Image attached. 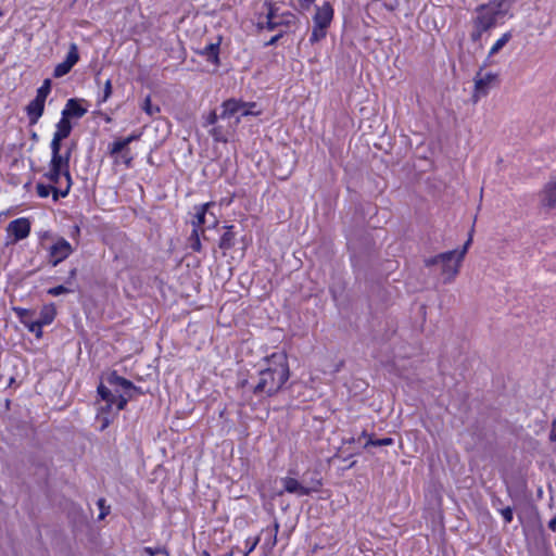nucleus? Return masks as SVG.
<instances>
[{
	"mask_svg": "<svg viewBox=\"0 0 556 556\" xmlns=\"http://www.w3.org/2000/svg\"><path fill=\"white\" fill-rule=\"evenodd\" d=\"M127 144L126 142L124 141V139H117L115 140L114 142H112L109 147V153L111 156H114V155H117V154H122L126 149H127Z\"/></svg>",
	"mask_w": 556,
	"mask_h": 556,
	"instance_id": "cd10ccee",
	"label": "nucleus"
},
{
	"mask_svg": "<svg viewBox=\"0 0 556 556\" xmlns=\"http://www.w3.org/2000/svg\"><path fill=\"white\" fill-rule=\"evenodd\" d=\"M73 252L71 243L64 238H60L50 248V261L52 266H56L59 263L67 258Z\"/></svg>",
	"mask_w": 556,
	"mask_h": 556,
	"instance_id": "423d86ee",
	"label": "nucleus"
},
{
	"mask_svg": "<svg viewBox=\"0 0 556 556\" xmlns=\"http://www.w3.org/2000/svg\"><path fill=\"white\" fill-rule=\"evenodd\" d=\"M128 400H130L128 397V395H126V396L123 395V394L116 395V401H115V404H114V405H116V410L117 412L123 410L126 407V405L128 403Z\"/></svg>",
	"mask_w": 556,
	"mask_h": 556,
	"instance_id": "58836bf2",
	"label": "nucleus"
},
{
	"mask_svg": "<svg viewBox=\"0 0 556 556\" xmlns=\"http://www.w3.org/2000/svg\"><path fill=\"white\" fill-rule=\"evenodd\" d=\"M256 106V103L250 102L248 105L241 110V116H249V115H258L260 111L254 112L252 109Z\"/></svg>",
	"mask_w": 556,
	"mask_h": 556,
	"instance_id": "a18cd8bd",
	"label": "nucleus"
},
{
	"mask_svg": "<svg viewBox=\"0 0 556 556\" xmlns=\"http://www.w3.org/2000/svg\"><path fill=\"white\" fill-rule=\"evenodd\" d=\"M211 134L213 135L214 139L216 141H220V137H219V131H218V128H213V130L211 131Z\"/></svg>",
	"mask_w": 556,
	"mask_h": 556,
	"instance_id": "680f3d73",
	"label": "nucleus"
},
{
	"mask_svg": "<svg viewBox=\"0 0 556 556\" xmlns=\"http://www.w3.org/2000/svg\"><path fill=\"white\" fill-rule=\"evenodd\" d=\"M97 392L102 401L115 403L116 394L113 393L112 390L104 386L102 382L98 386Z\"/></svg>",
	"mask_w": 556,
	"mask_h": 556,
	"instance_id": "b1692460",
	"label": "nucleus"
},
{
	"mask_svg": "<svg viewBox=\"0 0 556 556\" xmlns=\"http://www.w3.org/2000/svg\"><path fill=\"white\" fill-rule=\"evenodd\" d=\"M549 441L556 442V430H554V427H552V430L549 432Z\"/></svg>",
	"mask_w": 556,
	"mask_h": 556,
	"instance_id": "0e129e2a",
	"label": "nucleus"
},
{
	"mask_svg": "<svg viewBox=\"0 0 556 556\" xmlns=\"http://www.w3.org/2000/svg\"><path fill=\"white\" fill-rule=\"evenodd\" d=\"M450 255H451V253H447V251H446V252L437 254L434 256L425 258L424 260V264H425L426 267H432V266L441 265V262L444 261V258L448 260Z\"/></svg>",
	"mask_w": 556,
	"mask_h": 556,
	"instance_id": "bb28decb",
	"label": "nucleus"
},
{
	"mask_svg": "<svg viewBox=\"0 0 556 556\" xmlns=\"http://www.w3.org/2000/svg\"><path fill=\"white\" fill-rule=\"evenodd\" d=\"M51 91V79L47 78L42 85L37 89L36 97L46 101Z\"/></svg>",
	"mask_w": 556,
	"mask_h": 556,
	"instance_id": "2f4dec72",
	"label": "nucleus"
},
{
	"mask_svg": "<svg viewBox=\"0 0 556 556\" xmlns=\"http://www.w3.org/2000/svg\"><path fill=\"white\" fill-rule=\"evenodd\" d=\"M45 103L46 101L43 99L35 97V99L26 105L25 110L29 119V125L33 126L38 123L45 112Z\"/></svg>",
	"mask_w": 556,
	"mask_h": 556,
	"instance_id": "f8f14e48",
	"label": "nucleus"
},
{
	"mask_svg": "<svg viewBox=\"0 0 556 556\" xmlns=\"http://www.w3.org/2000/svg\"><path fill=\"white\" fill-rule=\"evenodd\" d=\"M296 16L290 12L282 13L278 15V17L275 20L276 29L281 26H290L291 24H295Z\"/></svg>",
	"mask_w": 556,
	"mask_h": 556,
	"instance_id": "393cba45",
	"label": "nucleus"
},
{
	"mask_svg": "<svg viewBox=\"0 0 556 556\" xmlns=\"http://www.w3.org/2000/svg\"><path fill=\"white\" fill-rule=\"evenodd\" d=\"M61 155L70 164L71 156H72V149H66V151L64 153L61 152Z\"/></svg>",
	"mask_w": 556,
	"mask_h": 556,
	"instance_id": "13d9d810",
	"label": "nucleus"
},
{
	"mask_svg": "<svg viewBox=\"0 0 556 556\" xmlns=\"http://www.w3.org/2000/svg\"><path fill=\"white\" fill-rule=\"evenodd\" d=\"M98 114L101 115L106 123H111L112 122V117L110 115H108L106 113H103V112L99 111Z\"/></svg>",
	"mask_w": 556,
	"mask_h": 556,
	"instance_id": "e2e57ef3",
	"label": "nucleus"
},
{
	"mask_svg": "<svg viewBox=\"0 0 556 556\" xmlns=\"http://www.w3.org/2000/svg\"><path fill=\"white\" fill-rule=\"evenodd\" d=\"M14 313L18 317L20 321L26 326L29 321L34 319L35 311L23 308V307H13Z\"/></svg>",
	"mask_w": 556,
	"mask_h": 556,
	"instance_id": "5701e85b",
	"label": "nucleus"
},
{
	"mask_svg": "<svg viewBox=\"0 0 556 556\" xmlns=\"http://www.w3.org/2000/svg\"><path fill=\"white\" fill-rule=\"evenodd\" d=\"M71 292H74V288H70L64 285H59L56 287H52V288L48 289V291H47V293L52 296H58V295L71 293Z\"/></svg>",
	"mask_w": 556,
	"mask_h": 556,
	"instance_id": "72a5a7b5",
	"label": "nucleus"
},
{
	"mask_svg": "<svg viewBox=\"0 0 556 556\" xmlns=\"http://www.w3.org/2000/svg\"><path fill=\"white\" fill-rule=\"evenodd\" d=\"M83 101L76 98L68 99L62 111V116L67 119L83 117L87 113V109L81 105Z\"/></svg>",
	"mask_w": 556,
	"mask_h": 556,
	"instance_id": "9b49d317",
	"label": "nucleus"
},
{
	"mask_svg": "<svg viewBox=\"0 0 556 556\" xmlns=\"http://www.w3.org/2000/svg\"><path fill=\"white\" fill-rule=\"evenodd\" d=\"M56 316V309L53 304L45 305L40 313L38 320L43 325H50Z\"/></svg>",
	"mask_w": 556,
	"mask_h": 556,
	"instance_id": "4be33fe9",
	"label": "nucleus"
},
{
	"mask_svg": "<svg viewBox=\"0 0 556 556\" xmlns=\"http://www.w3.org/2000/svg\"><path fill=\"white\" fill-rule=\"evenodd\" d=\"M97 419L101 422L100 431H104L112 422L109 415L97 414Z\"/></svg>",
	"mask_w": 556,
	"mask_h": 556,
	"instance_id": "a19ab883",
	"label": "nucleus"
},
{
	"mask_svg": "<svg viewBox=\"0 0 556 556\" xmlns=\"http://www.w3.org/2000/svg\"><path fill=\"white\" fill-rule=\"evenodd\" d=\"M25 327L28 329V331L35 333L36 338L42 337L43 325L38 319H33Z\"/></svg>",
	"mask_w": 556,
	"mask_h": 556,
	"instance_id": "473e14b6",
	"label": "nucleus"
},
{
	"mask_svg": "<svg viewBox=\"0 0 556 556\" xmlns=\"http://www.w3.org/2000/svg\"><path fill=\"white\" fill-rule=\"evenodd\" d=\"M447 253H451L448 260H445L441 262V275L443 276V282L444 283H451L455 277L459 273V268L462 266V261H458L456 257V250L447 251Z\"/></svg>",
	"mask_w": 556,
	"mask_h": 556,
	"instance_id": "39448f33",
	"label": "nucleus"
},
{
	"mask_svg": "<svg viewBox=\"0 0 556 556\" xmlns=\"http://www.w3.org/2000/svg\"><path fill=\"white\" fill-rule=\"evenodd\" d=\"M548 529H551L552 531H556V517L552 518L548 521Z\"/></svg>",
	"mask_w": 556,
	"mask_h": 556,
	"instance_id": "052dcab7",
	"label": "nucleus"
},
{
	"mask_svg": "<svg viewBox=\"0 0 556 556\" xmlns=\"http://www.w3.org/2000/svg\"><path fill=\"white\" fill-rule=\"evenodd\" d=\"M225 229H226V231L222 235L219 242H218V247L223 251L226 252V251L230 250L231 248H233L235 241H236V233L233 232L232 225L225 226Z\"/></svg>",
	"mask_w": 556,
	"mask_h": 556,
	"instance_id": "a211bd4d",
	"label": "nucleus"
},
{
	"mask_svg": "<svg viewBox=\"0 0 556 556\" xmlns=\"http://www.w3.org/2000/svg\"><path fill=\"white\" fill-rule=\"evenodd\" d=\"M285 33V30H280L278 34L273 36L268 41L264 42L263 47L267 48L276 45L283 37Z\"/></svg>",
	"mask_w": 556,
	"mask_h": 556,
	"instance_id": "49530a36",
	"label": "nucleus"
},
{
	"mask_svg": "<svg viewBox=\"0 0 556 556\" xmlns=\"http://www.w3.org/2000/svg\"><path fill=\"white\" fill-rule=\"evenodd\" d=\"M222 42V37H218V40L216 42H211L207 46H205L203 49L198 50V54L204 56L207 62L219 66L220 59H219V47Z\"/></svg>",
	"mask_w": 556,
	"mask_h": 556,
	"instance_id": "2eb2a0df",
	"label": "nucleus"
},
{
	"mask_svg": "<svg viewBox=\"0 0 556 556\" xmlns=\"http://www.w3.org/2000/svg\"><path fill=\"white\" fill-rule=\"evenodd\" d=\"M43 177L53 184V186L60 185L61 178L63 177V172L49 167V170L45 173Z\"/></svg>",
	"mask_w": 556,
	"mask_h": 556,
	"instance_id": "7c9ffc66",
	"label": "nucleus"
},
{
	"mask_svg": "<svg viewBox=\"0 0 556 556\" xmlns=\"http://www.w3.org/2000/svg\"><path fill=\"white\" fill-rule=\"evenodd\" d=\"M211 206H214L213 202L202 204L197 208L194 219L192 220L193 228L199 230V228L207 222L208 208Z\"/></svg>",
	"mask_w": 556,
	"mask_h": 556,
	"instance_id": "6ab92c4d",
	"label": "nucleus"
},
{
	"mask_svg": "<svg viewBox=\"0 0 556 556\" xmlns=\"http://www.w3.org/2000/svg\"><path fill=\"white\" fill-rule=\"evenodd\" d=\"M111 94H112V83L110 79H108L104 85L103 97L101 98V100H99V103L105 102L110 98Z\"/></svg>",
	"mask_w": 556,
	"mask_h": 556,
	"instance_id": "c03bdc74",
	"label": "nucleus"
},
{
	"mask_svg": "<svg viewBox=\"0 0 556 556\" xmlns=\"http://www.w3.org/2000/svg\"><path fill=\"white\" fill-rule=\"evenodd\" d=\"M188 245L193 252H200L202 249L199 230L193 228L188 238Z\"/></svg>",
	"mask_w": 556,
	"mask_h": 556,
	"instance_id": "a878e982",
	"label": "nucleus"
},
{
	"mask_svg": "<svg viewBox=\"0 0 556 556\" xmlns=\"http://www.w3.org/2000/svg\"><path fill=\"white\" fill-rule=\"evenodd\" d=\"M122 157L124 160V163L126 166H130L131 164V161H132V156L130 155V150L129 148H127L123 153H122Z\"/></svg>",
	"mask_w": 556,
	"mask_h": 556,
	"instance_id": "603ef678",
	"label": "nucleus"
},
{
	"mask_svg": "<svg viewBox=\"0 0 556 556\" xmlns=\"http://www.w3.org/2000/svg\"><path fill=\"white\" fill-rule=\"evenodd\" d=\"M281 483L283 486V490L280 491L278 494L281 495L283 492L290 493V494H296L298 496H306L309 495L312 492L318 491V489L321 486V480H315L314 486H306L305 484L301 483L295 478L291 477H285L281 479Z\"/></svg>",
	"mask_w": 556,
	"mask_h": 556,
	"instance_id": "7ed1b4c3",
	"label": "nucleus"
},
{
	"mask_svg": "<svg viewBox=\"0 0 556 556\" xmlns=\"http://www.w3.org/2000/svg\"><path fill=\"white\" fill-rule=\"evenodd\" d=\"M326 28H319L318 25L314 24L312 35L309 38L311 43L318 42L326 37Z\"/></svg>",
	"mask_w": 556,
	"mask_h": 556,
	"instance_id": "f704fd0d",
	"label": "nucleus"
},
{
	"mask_svg": "<svg viewBox=\"0 0 556 556\" xmlns=\"http://www.w3.org/2000/svg\"><path fill=\"white\" fill-rule=\"evenodd\" d=\"M103 503H104V500H103V498H100V500L98 501V504H99V506H100V508H101V513H100V515H99V519H103V518L109 514V511H108V510H106V511H104V510H103Z\"/></svg>",
	"mask_w": 556,
	"mask_h": 556,
	"instance_id": "4d7b16f0",
	"label": "nucleus"
},
{
	"mask_svg": "<svg viewBox=\"0 0 556 556\" xmlns=\"http://www.w3.org/2000/svg\"><path fill=\"white\" fill-rule=\"evenodd\" d=\"M36 190L40 198H47L50 193H52V200L56 202L60 198H65L70 193L71 188H67V185L62 188L39 182L36 186Z\"/></svg>",
	"mask_w": 556,
	"mask_h": 556,
	"instance_id": "1a4fd4ad",
	"label": "nucleus"
},
{
	"mask_svg": "<svg viewBox=\"0 0 556 556\" xmlns=\"http://www.w3.org/2000/svg\"><path fill=\"white\" fill-rule=\"evenodd\" d=\"M104 380L110 387H121L124 389L125 393L131 386V381L119 376L116 370L108 372L104 377Z\"/></svg>",
	"mask_w": 556,
	"mask_h": 556,
	"instance_id": "f3484780",
	"label": "nucleus"
},
{
	"mask_svg": "<svg viewBox=\"0 0 556 556\" xmlns=\"http://www.w3.org/2000/svg\"><path fill=\"white\" fill-rule=\"evenodd\" d=\"M76 276H77V268L74 267L70 270L68 273V277L66 278L65 280V285L70 288H72L74 285H75V279H76Z\"/></svg>",
	"mask_w": 556,
	"mask_h": 556,
	"instance_id": "de8ad7c7",
	"label": "nucleus"
},
{
	"mask_svg": "<svg viewBox=\"0 0 556 556\" xmlns=\"http://www.w3.org/2000/svg\"><path fill=\"white\" fill-rule=\"evenodd\" d=\"M126 395H128L129 399H132V397H136L138 395H143L146 394V391L142 390V388L140 387H137L135 386L132 382H131V386L130 388H128L127 392L125 393Z\"/></svg>",
	"mask_w": 556,
	"mask_h": 556,
	"instance_id": "4c0bfd02",
	"label": "nucleus"
},
{
	"mask_svg": "<svg viewBox=\"0 0 556 556\" xmlns=\"http://www.w3.org/2000/svg\"><path fill=\"white\" fill-rule=\"evenodd\" d=\"M258 542H260L258 536H256L254 539H251V538L247 539L245 540V551L242 556H249L250 553H252L254 551V548L256 547Z\"/></svg>",
	"mask_w": 556,
	"mask_h": 556,
	"instance_id": "e433bc0d",
	"label": "nucleus"
},
{
	"mask_svg": "<svg viewBox=\"0 0 556 556\" xmlns=\"http://www.w3.org/2000/svg\"><path fill=\"white\" fill-rule=\"evenodd\" d=\"M248 105L247 102L238 101L236 99L226 100L223 103V113L222 117H231L237 113H241V110Z\"/></svg>",
	"mask_w": 556,
	"mask_h": 556,
	"instance_id": "dca6fc26",
	"label": "nucleus"
},
{
	"mask_svg": "<svg viewBox=\"0 0 556 556\" xmlns=\"http://www.w3.org/2000/svg\"><path fill=\"white\" fill-rule=\"evenodd\" d=\"M392 444V438L374 439L372 437H369V439L364 444V448H367L368 446H388Z\"/></svg>",
	"mask_w": 556,
	"mask_h": 556,
	"instance_id": "c756f323",
	"label": "nucleus"
},
{
	"mask_svg": "<svg viewBox=\"0 0 556 556\" xmlns=\"http://www.w3.org/2000/svg\"><path fill=\"white\" fill-rule=\"evenodd\" d=\"M146 552L151 556H153L155 553H163L168 556V552L166 551V548H157L156 551H154L151 547H146Z\"/></svg>",
	"mask_w": 556,
	"mask_h": 556,
	"instance_id": "5fc2aeb1",
	"label": "nucleus"
},
{
	"mask_svg": "<svg viewBox=\"0 0 556 556\" xmlns=\"http://www.w3.org/2000/svg\"><path fill=\"white\" fill-rule=\"evenodd\" d=\"M140 137H141V132H132V134H130L129 136H127V137H125L123 139H124V141L126 142V144L128 147L131 142L139 140Z\"/></svg>",
	"mask_w": 556,
	"mask_h": 556,
	"instance_id": "3c124183",
	"label": "nucleus"
},
{
	"mask_svg": "<svg viewBox=\"0 0 556 556\" xmlns=\"http://www.w3.org/2000/svg\"><path fill=\"white\" fill-rule=\"evenodd\" d=\"M541 203L548 208H556V176L553 177L541 192Z\"/></svg>",
	"mask_w": 556,
	"mask_h": 556,
	"instance_id": "ddd939ff",
	"label": "nucleus"
},
{
	"mask_svg": "<svg viewBox=\"0 0 556 556\" xmlns=\"http://www.w3.org/2000/svg\"><path fill=\"white\" fill-rule=\"evenodd\" d=\"M278 15L279 14L277 13V8L273 3L269 2L268 11L266 14V22L258 23L257 27L260 29L275 30L276 29L275 20L278 17Z\"/></svg>",
	"mask_w": 556,
	"mask_h": 556,
	"instance_id": "aec40b11",
	"label": "nucleus"
},
{
	"mask_svg": "<svg viewBox=\"0 0 556 556\" xmlns=\"http://www.w3.org/2000/svg\"><path fill=\"white\" fill-rule=\"evenodd\" d=\"M510 38L511 34L509 31L503 34V36L492 46L489 56L496 54L510 40Z\"/></svg>",
	"mask_w": 556,
	"mask_h": 556,
	"instance_id": "c85d7f7f",
	"label": "nucleus"
},
{
	"mask_svg": "<svg viewBox=\"0 0 556 556\" xmlns=\"http://www.w3.org/2000/svg\"><path fill=\"white\" fill-rule=\"evenodd\" d=\"M369 437H371V435H370V434H368L366 430H364V431L362 432V434H361L358 438H361V439H362V438H367V440H368V439H369Z\"/></svg>",
	"mask_w": 556,
	"mask_h": 556,
	"instance_id": "774afa93",
	"label": "nucleus"
},
{
	"mask_svg": "<svg viewBox=\"0 0 556 556\" xmlns=\"http://www.w3.org/2000/svg\"><path fill=\"white\" fill-rule=\"evenodd\" d=\"M298 2L303 10H308L315 0H298Z\"/></svg>",
	"mask_w": 556,
	"mask_h": 556,
	"instance_id": "864d4df0",
	"label": "nucleus"
},
{
	"mask_svg": "<svg viewBox=\"0 0 556 556\" xmlns=\"http://www.w3.org/2000/svg\"><path fill=\"white\" fill-rule=\"evenodd\" d=\"M78 61H79L78 47L76 43L72 42L70 45L68 52H67L65 60L54 67L53 77L61 78V77L67 75L72 71V68L77 64Z\"/></svg>",
	"mask_w": 556,
	"mask_h": 556,
	"instance_id": "20e7f679",
	"label": "nucleus"
},
{
	"mask_svg": "<svg viewBox=\"0 0 556 556\" xmlns=\"http://www.w3.org/2000/svg\"><path fill=\"white\" fill-rule=\"evenodd\" d=\"M64 139H61V138H56L53 136L52 140H51V144H50V148H51V155L52 154H55V153H61V149H62V141Z\"/></svg>",
	"mask_w": 556,
	"mask_h": 556,
	"instance_id": "ea45409f",
	"label": "nucleus"
},
{
	"mask_svg": "<svg viewBox=\"0 0 556 556\" xmlns=\"http://www.w3.org/2000/svg\"><path fill=\"white\" fill-rule=\"evenodd\" d=\"M333 18V9L329 2H325L321 7L316 9L313 17L314 24L319 28H328Z\"/></svg>",
	"mask_w": 556,
	"mask_h": 556,
	"instance_id": "9d476101",
	"label": "nucleus"
},
{
	"mask_svg": "<svg viewBox=\"0 0 556 556\" xmlns=\"http://www.w3.org/2000/svg\"><path fill=\"white\" fill-rule=\"evenodd\" d=\"M217 115L216 113L213 111L208 114L207 118H206V124L207 125H213L217 122Z\"/></svg>",
	"mask_w": 556,
	"mask_h": 556,
	"instance_id": "6e6d98bb",
	"label": "nucleus"
},
{
	"mask_svg": "<svg viewBox=\"0 0 556 556\" xmlns=\"http://www.w3.org/2000/svg\"><path fill=\"white\" fill-rule=\"evenodd\" d=\"M248 384H249L248 379H242L241 381L238 382L239 388H245Z\"/></svg>",
	"mask_w": 556,
	"mask_h": 556,
	"instance_id": "69168bd1",
	"label": "nucleus"
},
{
	"mask_svg": "<svg viewBox=\"0 0 556 556\" xmlns=\"http://www.w3.org/2000/svg\"><path fill=\"white\" fill-rule=\"evenodd\" d=\"M115 403H111V402H105L104 405L100 406L99 409H98V414H101V415H109L113 405Z\"/></svg>",
	"mask_w": 556,
	"mask_h": 556,
	"instance_id": "09e8293b",
	"label": "nucleus"
},
{
	"mask_svg": "<svg viewBox=\"0 0 556 556\" xmlns=\"http://www.w3.org/2000/svg\"><path fill=\"white\" fill-rule=\"evenodd\" d=\"M72 129L73 126L71 121L62 116L56 124V130L53 136L56 138L66 139L71 135Z\"/></svg>",
	"mask_w": 556,
	"mask_h": 556,
	"instance_id": "412c9836",
	"label": "nucleus"
},
{
	"mask_svg": "<svg viewBox=\"0 0 556 556\" xmlns=\"http://www.w3.org/2000/svg\"><path fill=\"white\" fill-rule=\"evenodd\" d=\"M472 232H473V228L469 232V237H468L467 241L464 243L463 248L460 250H456L457 251L456 257L458 258V261L463 262V260L472 242Z\"/></svg>",
	"mask_w": 556,
	"mask_h": 556,
	"instance_id": "c9c22d12",
	"label": "nucleus"
},
{
	"mask_svg": "<svg viewBox=\"0 0 556 556\" xmlns=\"http://www.w3.org/2000/svg\"><path fill=\"white\" fill-rule=\"evenodd\" d=\"M49 167L63 172L65 185H67V188L72 187L73 180L70 172V164L62 157L61 153L51 155Z\"/></svg>",
	"mask_w": 556,
	"mask_h": 556,
	"instance_id": "4468645a",
	"label": "nucleus"
},
{
	"mask_svg": "<svg viewBox=\"0 0 556 556\" xmlns=\"http://www.w3.org/2000/svg\"><path fill=\"white\" fill-rule=\"evenodd\" d=\"M501 515L503 516L506 523H510L513 521L514 511L510 506L501 509Z\"/></svg>",
	"mask_w": 556,
	"mask_h": 556,
	"instance_id": "37998d69",
	"label": "nucleus"
},
{
	"mask_svg": "<svg viewBox=\"0 0 556 556\" xmlns=\"http://www.w3.org/2000/svg\"><path fill=\"white\" fill-rule=\"evenodd\" d=\"M482 68L477 73L475 77V93L472 96L473 102H477L480 97H484L489 92L490 85L497 78L495 73L481 74Z\"/></svg>",
	"mask_w": 556,
	"mask_h": 556,
	"instance_id": "0eeeda50",
	"label": "nucleus"
},
{
	"mask_svg": "<svg viewBox=\"0 0 556 556\" xmlns=\"http://www.w3.org/2000/svg\"><path fill=\"white\" fill-rule=\"evenodd\" d=\"M142 110H143L147 114H149V115H153V113H154V112H160V108H157V106H156L155 109H153V108H152L150 97H147V98L144 99V102H143V105H142Z\"/></svg>",
	"mask_w": 556,
	"mask_h": 556,
	"instance_id": "79ce46f5",
	"label": "nucleus"
},
{
	"mask_svg": "<svg viewBox=\"0 0 556 556\" xmlns=\"http://www.w3.org/2000/svg\"><path fill=\"white\" fill-rule=\"evenodd\" d=\"M361 441V438H354V437H351L349 439H344L343 440V444H354L356 442H359Z\"/></svg>",
	"mask_w": 556,
	"mask_h": 556,
	"instance_id": "bf43d9fd",
	"label": "nucleus"
},
{
	"mask_svg": "<svg viewBox=\"0 0 556 556\" xmlns=\"http://www.w3.org/2000/svg\"><path fill=\"white\" fill-rule=\"evenodd\" d=\"M7 230L13 235L14 241H21L29 236L30 222L25 217L16 218L9 223Z\"/></svg>",
	"mask_w": 556,
	"mask_h": 556,
	"instance_id": "6e6552de",
	"label": "nucleus"
},
{
	"mask_svg": "<svg viewBox=\"0 0 556 556\" xmlns=\"http://www.w3.org/2000/svg\"><path fill=\"white\" fill-rule=\"evenodd\" d=\"M511 5V0H491L486 4H480L476 11L478 15L473 20V27H480L488 31L496 25L497 18L504 16Z\"/></svg>",
	"mask_w": 556,
	"mask_h": 556,
	"instance_id": "f03ea898",
	"label": "nucleus"
},
{
	"mask_svg": "<svg viewBox=\"0 0 556 556\" xmlns=\"http://www.w3.org/2000/svg\"><path fill=\"white\" fill-rule=\"evenodd\" d=\"M266 367L258 371V381L252 387L256 396L271 397L276 395L290 378L288 356L285 352H276L265 356Z\"/></svg>",
	"mask_w": 556,
	"mask_h": 556,
	"instance_id": "f257e3e1",
	"label": "nucleus"
},
{
	"mask_svg": "<svg viewBox=\"0 0 556 556\" xmlns=\"http://www.w3.org/2000/svg\"><path fill=\"white\" fill-rule=\"evenodd\" d=\"M484 30H481L480 27H475L473 31L470 34V39L473 42H477L481 39L482 34Z\"/></svg>",
	"mask_w": 556,
	"mask_h": 556,
	"instance_id": "8fccbe9b",
	"label": "nucleus"
},
{
	"mask_svg": "<svg viewBox=\"0 0 556 556\" xmlns=\"http://www.w3.org/2000/svg\"><path fill=\"white\" fill-rule=\"evenodd\" d=\"M210 215H211V220H210V222H211V224H212L213 226H215V225L217 224V218H216V216H215L214 214H212V213H211Z\"/></svg>",
	"mask_w": 556,
	"mask_h": 556,
	"instance_id": "338daca9",
	"label": "nucleus"
}]
</instances>
